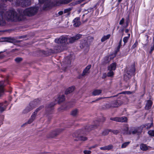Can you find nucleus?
I'll list each match as a JSON object with an SVG mask.
<instances>
[{
  "instance_id": "23",
  "label": "nucleus",
  "mask_w": 154,
  "mask_h": 154,
  "mask_svg": "<svg viewBox=\"0 0 154 154\" xmlns=\"http://www.w3.org/2000/svg\"><path fill=\"white\" fill-rule=\"evenodd\" d=\"M75 88V87L74 86L69 87L66 90L65 92V94L66 95H67L70 94L74 91Z\"/></svg>"
},
{
  "instance_id": "28",
  "label": "nucleus",
  "mask_w": 154,
  "mask_h": 154,
  "mask_svg": "<svg viewBox=\"0 0 154 154\" xmlns=\"http://www.w3.org/2000/svg\"><path fill=\"white\" fill-rule=\"evenodd\" d=\"M7 106V105L5 103H0V113L5 110Z\"/></svg>"
},
{
  "instance_id": "10",
  "label": "nucleus",
  "mask_w": 154,
  "mask_h": 154,
  "mask_svg": "<svg viewBox=\"0 0 154 154\" xmlns=\"http://www.w3.org/2000/svg\"><path fill=\"white\" fill-rule=\"evenodd\" d=\"M63 131L62 129L58 128L55 130L51 132L47 136L48 138H54L59 134V133Z\"/></svg>"
},
{
  "instance_id": "16",
  "label": "nucleus",
  "mask_w": 154,
  "mask_h": 154,
  "mask_svg": "<svg viewBox=\"0 0 154 154\" xmlns=\"http://www.w3.org/2000/svg\"><path fill=\"white\" fill-rule=\"evenodd\" d=\"M79 133L78 131H75L72 134V136L73 137L78 138L79 140H80L85 141L87 140L88 138L86 137L83 136H79Z\"/></svg>"
},
{
  "instance_id": "37",
  "label": "nucleus",
  "mask_w": 154,
  "mask_h": 154,
  "mask_svg": "<svg viewBox=\"0 0 154 154\" xmlns=\"http://www.w3.org/2000/svg\"><path fill=\"white\" fill-rule=\"evenodd\" d=\"M130 22V17L129 15H128L127 17L126 18V21L125 22V25L124 26V28H127L128 26L129 23Z\"/></svg>"
},
{
  "instance_id": "49",
  "label": "nucleus",
  "mask_w": 154,
  "mask_h": 154,
  "mask_svg": "<svg viewBox=\"0 0 154 154\" xmlns=\"http://www.w3.org/2000/svg\"><path fill=\"white\" fill-rule=\"evenodd\" d=\"M153 125V122H152L151 123L149 124V125H147V127L146 128V129L147 130L149 129L151 127H152Z\"/></svg>"
},
{
  "instance_id": "24",
  "label": "nucleus",
  "mask_w": 154,
  "mask_h": 154,
  "mask_svg": "<svg viewBox=\"0 0 154 154\" xmlns=\"http://www.w3.org/2000/svg\"><path fill=\"white\" fill-rule=\"evenodd\" d=\"M73 25L75 27H77L79 26L81 24V22L80 21V18L79 17H76L73 20Z\"/></svg>"
},
{
  "instance_id": "3",
  "label": "nucleus",
  "mask_w": 154,
  "mask_h": 154,
  "mask_svg": "<svg viewBox=\"0 0 154 154\" xmlns=\"http://www.w3.org/2000/svg\"><path fill=\"white\" fill-rule=\"evenodd\" d=\"M38 10V7H32L25 9L23 13L25 15L31 17L35 15Z\"/></svg>"
},
{
  "instance_id": "19",
  "label": "nucleus",
  "mask_w": 154,
  "mask_h": 154,
  "mask_svg": "<svg viewBox=\"0 0 154 154\" xmlns=\"http://www.w3.org/2000/svg\"><path fill=\"white\" fill-rule=\"evenodd\" d=\"M152 104L153 102L151 100H147L145 106V109L147 110L150 109L151 108Z\"/></svg>"
},
{
  "instance_id": "34",
  "label": "nucleus",
  "mask_w": 154,
  "mask_h": 154,
  "mask_svg": "<svg viewBox=\"0 0 154 154\" xmlns=\"http://www.w3.org/2000/svg\"><path fill=\"white\" fill-rule=\"evenodd\" d=\"M58 103L60 104L64 101L65 100V96L64 95L61 96L59 95L58 97Z\"/></svg>"
},
{
  "instance_id": "39",
  "label": "nucleus",
  "mask_w": 154,
  "mask_h": 154,
  "mask_svg": "<svg viewBox=\"0 0 154 154\" xmlns=\"http://www.w3.org/2000/svg\"><path fill=\"white\" fill-rule=\"evenodd\" d=\"M5 41V42L12 43L13 41V39L11 37H5L4 38Z\"/></svg>"
},
{
  "instance_id": "54",
  "label": "nucleus",
  "mask_w": 154,
  "mask_h": 154,
  "mask_svg": "<svg viewBox=\"0 0 154 154\" xmlns=\"http://www.w3.org/2000/svg\"><path fill=\"white\" fill-rule=\"evenodd\" d=\"M149 123H147L145 125H142L140 126H141V127L142 128V130H143V128H145L146 126L147 127V125H149Z\"/></svg>"
},
{
  "instance_id": "56",
  "label": "nucleus",
  "mask_w": 154,
  "mask_h": 154,
  "mask_svg": "<svg viewBox=\"0 0 154 154\" xmlns=\"http://www.w3.org/2000/svg\"><path fill=\"white\" fill-rule=\"evenodd\" d=\"M106 74V73L103 74V76H102V78L103 79H104L107 76Z\"/></svg>"
},
{
  "instance_id": "30",
  "label": "nucleus",
  "mask_w": 154,
  "mask_h": 154,
  "mask_svg": "<svg viewBox=\"0 0 154 154\" xmlns=\"http://www.w3.org/2000/svg\"><path fill=\"white\" fill-rule=\"evenodd\" d=\"M33 109V108H32L29 105L27 106L22 111V113L26 114L28 113Z\"/></svg>"
},
{
  "instance_id": "50",
  "label": "nucleus",
  "mask_w": 154,
  "mask_h": 154,
  "mask_svg": "<svg viewBox=\"0 0 154 154\" xmlns=\"http://www.w3.org/2000/svg\"><path fill=\"white\" fill-rule=\"evenodd\" d=\"M125 19L124 18H122V19L120 20L119 22V24L120 25H122L124 22Z\"/></svg>"
},
{
  "instance_id": "9",
  "label": "nucleus",
  "mask_w": 154,
  "mask_h": 154,
  "mask_svg": "<svg viewBox=\"0 0 154 154\" xmlns=\"http://www.w3.org/2000/svg\"><path fill=\"white\" fill-rule=\"evenodd\" d=\"M80 47L82 49L84 48L85 50L88 51L89 49V45L88 43V40H82L80 43Z\"/></svg>"
},
{
  "instance_id": "27",
  "label": "nucleus",
  "mask_w": 154,
  "mask_h": 154,
  "mask_svg": "<svg viewBox=\"0 0 154 154\" xmlns=\"http://www.w3.org/2000/svg\"><path fill=\"white\" fill-rule=\"evenodd\" d=\"M114 58V57H112L110 56H106L103 59V63L106 64L108 63H109L111 60L112 59H113Z\"/></svg>"
},
{
  "instance_id": "61",
  "label": "nucleus",
  "mask_w": 154,
  "mask_h": 154,
  "mask_svg": "<svg viewBox=\"0 0 154 154\" xmlns=\"http://www.w3.org/2000/svg\"><path fill=\"white\" fill-rule=\"evenodd\" d=\"M26 36L23 35L22 36H19V38H24L26 37Z\"/></svg>"
},
{
  "instance_id": "62",
  "label": "nucleus",
  "mask_w": 154,
  "mask_h": 154,
  "mask_svg": "<svg viewBox=\"0 0 154 154\" xmlns=\"http://www.w3.org/2000/svg\"><path fill=\"white\" fill-rule=\"evenodd\" d=\"M93 8H91L90 9H88V12H90L91 11V10L93 11Z\"/></svg>"
},
{
  "instance_id": "7",
  "label": "nucleus",
  "mask_w": 154,
  "mask_h": 154,
  "mask_svg": "<svg viewBox=\"0 0 154 154\" xmlns=\"http://www.w3.org/2000/svg\"><path fill=\"white\" fill-rule=\"evenodd\" d=\"M55 40L56 43L65 47L66 45V42L68 40V37L62 35L59 38L55 39Z\"/></svg>"
},
{
  "instance_id": "33",
  "label": "nucleus",
  "mask_w": 154,
  "mask_h": 154,
  "mask_svg": "<svg viewBox=\"0 0 154 154\" xmlns=\"http://www.w3.org/2000/svg\"><path fill=\"white\" fill-rule=\"evenodd\" d=\"M102 91L100 89H95L92 92V95L94 96L98 95L101 94Z\"/></svg>"
},
{
  "instance_id": "44",
  "label": "nucleus",
  "mask_w": 154,
  "mask_h": 154,
  "mask_svg": "<svg viewBox=\"0 0 154 154\" xmlns=\"http://www.w3.org/2000/svg\"><path fill=\"white\" fill-rule=\"evenodd\" d=\"M23 60V58L20 57H17L15 59V61L17 63H19Z\"/></svg>"
},
{
  "instance_id": "18",
  "label": "nucleus",
  "mask_w": 154,
  "mask_h": 154,
  "mask_svg": "<svg viewBox=\"0 0 154 154\" xmlns=\"http://www.w3.org/2000/svg\"><path fill=\"white\" fill-rule=\"evenodd\" d=\"M42 52V53L46 56H48L52 54L56 53L55 52V50H54V49H49L47 51L43 50Z\"/></svg>"
},
{
  "instance_id": "57",
  "label": "nucleus",
  "mask_w": 154,
  "mask_h": 154,
  "mask_svg": "<svg viewBox=\"0 0 154 154\" xmlns=\"http://www.w3.org/2000/svg\"><path fill=\"white\" fill-rule=\"evenodd\" d=\"M103 98L102 97H99L98 98H97L95 100H94L92 101V102H95L96 101H97L98 100H99Z\"/></svg>"
},
{
  "instance_id": "5",
  "label": "nucleus",
  "mask_w": 154,
  "mask_h": 154,
  "mask_svg": "<svg viewBox=\"0 0 154 154\" xmlns=\"http://www.w3.org/2000/svg\"><path fill=\"white\" fill-rule=\"evenodd\" d=\"M106 120V118L103 117L98 120H96L94 121L95 123H97L96 124L94 125H91L88 126H86L85 128V130L86 131L89 132L94 129H95L97 128L98 126L99 125V122H104Z\"/></svg>"
},
{
  "instance_id": "58",
  "label": "nucleus",
  "mask_w": 154,
  "mask_h": 154,
  "mask_svg": "<svg viewBox=\"0 0 154 154\" xmlns=\"http://www.w3.org/2000/svg\"><path fill=\"white\" fill-rule=\"evenodd\" d=\"M63 11H60L58 12V14L59 15H61L63 14Z\"/></svg>"
},
{
  "instance_id": "52",
  "label": "nucleus",
  "mask_w": 154,
  "mask_h": 154,
  "mask_svg": "<svg viewBox=\"0 0 154 154\" xmlns=\"http://www.w3.org/2000/svg\"><path fill=\"white\" fill-rule=\"evenodd\" d=\"M71 10L70 8L65 9L64 10V13H67L70 11Z\"/></svg>"
},
{
  "instance_id": "60",
  "label": "nucleus",
  "mask_w": 154,
  "mask_h": 154,
  "mask_svg": "<svg viewBox=\"0 0 154 154\" xmlns=\"http://www.w3.org/2000/svg\"><path fill=\"white\" fill-rule=\"evenodd\" d=\"M98 146L97 144H95L94 145H93V146H91V148H96V147H97Z\"/></svg>"
},
{
  "instance_id": "42",
  "label": "nucleus",
  "mask_w": 154,
  "mask_h": 154,
  "mask_svg": "<svg viewBox=\"0 0 154 154\" xmlns=\"http://www.w3.org/2000/svg\"><path fill=\"white\" fill-rule=\"evenodd\" d=\"M148 134L152 137H154V130H150L148 131Z\"/></svg>"
},
{
  "instance_id": "11",
  "label": "nucleus",
  "mask_w": 154,
  "mask_h": 154,
  "mask_svg": "<svg viewBox=\"0 0 154 154\" xmlns=\"http://www.w3.org/2000/svg\"><path fill=\"white\" fill-rule=\"evenodd\" d=\"M135 67L134 64L132 65L129 68L128 70L127 71V73L128 75H127V76L128 80H129L131 76L129 72L131 73H134L135 72Z\"/></svg>"
},
{
  "instance_id": "21",
  "label": "nucleus",
  "mask_w": 154,
  "mask_h": 154,
  "mask_svg": "<svg viewBox=\"0 0 154 154\" xmlns=\"http://www.w3.org/2000/svg\"><path fill=\"white\" fill-rule=\"evenodd\" d=\"M129 131V125L128 124H124L123 128L122 129V134H124L128 135V133Z\"/></svg>"
},
{
  "instance_id": "40",
  "label": "nucleus",
  "mask_w": 154,
  "mask_h": 154,
  "mask_svg": "<svg viewBox=\"0 0 154 154\" xmlns=\"http://www.w3.org/2000/svg\"><path fill=\"white\" fill-rule=\"evenodd\" d=\"M130 143V142L128 141L127 142H125L122 144L121 146V148H126Z\"/></svg>"
},
{
  "instance_id": "13",
  "label": "nucleus",
  "mask_w": 154,
  "mask_h": 154,
  "mask_svg": "<svg viewBox=\"0 0 154 154\" xmlns=\"http://www.w3.org/2000/svg\"><path fill=\"white\" fill-rule=\"evenodd\" d=\"M38 111V108L36 109L35 111L32 113L30 118L27 122V123L28 124H31L35 120Z\"/></svg>"
},
{
  "instance_id": "1",
  "label": "nucleus",
  "mask_w": 154,
  "mask_h": 154,
  "mask_svg": "<svg viewBox=\"0 0 154 154\" xmlns=\"http://www.w3.org/2000/svg\"><path fill=\"white\" fill-rule=\"evenodd\" d=\"M23 16H17L16 12L13 10L7 11L5 13L3 11L0 12V25L3 26L5 25V19L12 21H21L23 20Z\"/></svg>"
},
{
  "instance_id": "8",
  "label": "nucleus",
  "mask_w": 154,
  "mask_h": 154,
  "mask_svg": "<svg viewBox=\"0 0 154 154\" xmlns=\"http://www.w3.org/2000/svg\"><path fill=\"white\" fill-rule=\"evenodd\" d=\"M111 120L118 122H128V118L125 116L122 117H116L114 118L111 117L110 119Z\"/></svg>"
},
{
  "instance_id": "25",
  "label": "nucleus",
  "mask_w": 154,
  "mask_h": 154,
  "mask_svg": "<svg viewBox=\"0 0 154 154\" xmlns=\"http://www.w3.org/2000/svg\"><path fill=\"white\" fill-rule=\"evenodd\" d=\"M20 3L23 7H26L31 5L30 0H22V2Z\"/></svg>"
},
{
  "instance_id": "51",
  "label": "nucleus",
  "mask_w": 154,
  "mask_h": 154,
  "mask_svg": "<svg viewBox=\"0 0 154 154\" xmlns=\"http://www.w3.org/2000/svg\"><path fill=\"white\" fill-rule=\"evenodd\" d=\"M83 152L85 154H90L91 153V151L90 150H85Z\"/></svg>"
},
{
  "instance_id": "4",
  "label": "nucleus",
  "mask_w": 154,
  "mask_h": 154,
  "mask_svg": "<svg viewBox=\"0 0 154 154\" xmlns=\"http://www.w3.org/2000/svg\"><path fill=\"white\" fill-rule=\"evenodd\" d=\"M44 3L43 9L44 10H46L51 8L53 7L56 5V4H54L51 0H39V4Z\"/></svg>"
},
{
  "instance_id": "47",
  "label": "nucleus",
  "mask_w": 154,
  "mask_h": 154,
  "mask_svg": "<svg viewBox=\"0 0 154 154\" xmlns=\"http://www.w3.org/2000/svg\"><path fill=\"white\" fill-rule=\"evenodd\" d=\"M150 49V50L149 52V53L150 54H151L152 53L153 51L154 50V44H153V45L151 46Z\"/></svg>"
},
{
  "instance_id": "45",
  "label": "nucleus",
  "mask_w": 154,
  "mask_h": 154,
  "mask_svg": "<svg viewBox=\"0 0 154 154\" xmlns=\"http://www.w3.org/2000/svg\"><path fill=\"white\" fill-rule=\"evenodd\" d=\"M110 71L107 73V75L108 77H112L114 74L112 70Z\"/></svg>"
},
{
  "instance_id": "17",
  "label": "nucleus",
  "mask_w": 154,
  "mask_h": 154,
  "mask_svg": "<svg viewBox=\"0 0 154 154\" xmlns=\"http://www.w3.org/2000/svg\"><path fill=\"white\" fill-rule=\"evenodd\" d=\"M64 46L60 45L59 44H58L54 47V49L55 50L56 53L60 52L62 51L64 48Z\"/></svg>"
},
{
  "instance_id": "22",
  "label": "nucleus",
  "mask_w": 154,
  "mask_h": 154,
  "mask_svg": "<svg viewBox=\"0 0 154 154\" xmlns=\"http://www.w3.org/2000/svg\"><path fill=\"white\" fill-rule=\"evenodd\" d=\"M72 0H59L57 1L56 2V5L57 6V4H67L70 2Z\"/></svg>"
},
{
  "instance_id": "32",
  "label": "nucleus",
  "mask_w": 154,
  "mask_h": 154,
  "mask_svg": "<svg viewBox=\"0 0 154 154\" xmlns=\"http://www.w3.org/2000/svg\"><path fill=\"white\" fill-rule=\"evenodd\" d=\"M133 93V92L132 91H122L121 93H118V94L114 95L112 97H109V98L111 97H117L118 96V95L119 94H127L128 95H130L131 94Z\"/></svg>"
},
{
  "instance_id": "29",
  "label": "nucleus",
  "mask_w": 154,
  "mask_h": 154,
  "mask_svg": "<svg viewBox=\"0 0 154 154\" xmlns=\"http://www.w3.org/2000/svg\"><path fill=\"white\" fill-rule=\"evenodd\" d=\"M113 147L112 145L110 144L107 146H105L103 147H101L100 148V149L102 150H109L113 148Z\"/></svg>"
},
{
  "instance_id": "59",
  "label": "nucleus",
  "mask_w": 154,
  "mask_h": 154,
  "mask_svg": "<svg viewBox=\"0 0 154 154\" xmlns=\"http://www.w3.org/2000/svg\"><path fill=\"white\" fill-rule=\"evenodd\" d=\"M65 108L63 109V108L62 107H60L58 109V110L59 111L60 110H65Z\"/></svg>"
},
{
  "instance_id": "38",
  "label": "nucleus",
  "mask_w": 154,
  "mask_h": 154,
  "mask_svg": "<svg viewBox=\"0 0 154 154\" xmlns=\"http://www.w3.org/2000/svg\"><path fill=\"white\" fill-rule=\"evenodd\" d=\"M110 129H111L105 130L102 132V135L103 136H106L107 135L109 134V132H110Z\"/></svg>"
},
{
  "instance_id": "2",
  "label": "nucleus",
  "mask_w": 154,
  "mask_h": 154,
  "mask_svg": "<svg viewBox=\"0 0 154 154\" xmlns=\"http://www.w3.org/2000/svg\"><path fill=\"white\" fill-rule=\"evenodd\" d=\"M122 104V102L120 100H116L111 103H107L103 105L102 109L106 110L110 108L118 107Z\"/></svg>"
},
{
  "instance_id": "15",
  "label": "nucleus",
  "mask_w": 154,
  "mask_h": 154,
  "mask_svg": "<svg viewBox=\"0 0 154 154\" xmlns=\"http://www.w3.org/2000/svg\"><path fill=\"white\" fill-rule=\"evenodd\" d=\"M8 84V81L7 79L5 81L0 82V97L2 95L4 91V87L6 85V84Z\"/></svg>"
},
{
  "instance_id": "35",
  "label": "nucleus",
  "mask_w": 154,
  "mask_h": 154,
  "mask_svg": "<svg viewBox=\"0 0 154 154\" xmlns=\"http://www.w3.org/2000/svg\"><path fill=\"white\" fill-rule=\"evenodd\" d=\"M110 37V35L109 34L106 35H104L101 38V42H103L106 40L109 39Z\"/></svg>"
},
{
  "instance_id": "41",
  "label": "nucleus",
  "mask_w": 154,
  "mask_h": 154,
  "mask_svg": "<svg viewBox=\"0 0 154 154\" xmlns=\"http://www.w3.org/2000/svg\"><path fill=\"white\" fill-rule=\"evenodd\" d=\"M138 42L137 40H135V42L134 44L132 45L131 47L132 50L135 49L137 47V46L138 45Z\"/></svg>"
},
{
  "instance_id": "64",
  "label": "nucleus",
  "mask_w": 154,
  "mask_h": 154,
  "mask_svg": "<svg viewBox=\"0 0 154 154\" xmlns=\"http://www.w3.org/2000/svg\"><path fill=\"white\" fill-rule=\"evenodd\" d=\"M8 1H9L10 2H11L12 1V0H1V1L3 2H6Z\"/></svg>"
},
{
  "instance_id": "48",
  "label": "nucleus",
  "mask_w": 154,
  "mask_h": 154,
  "mask_svg": "<svg viewBox=\"0 0 154 154\" xmlns=\"http://www.w3.org/2000/svg\"><path fill=\"white\" fill-rule=\"evenodd\" d=\"M129 37H125L123 38V41L125 44L126 43L128 40Z\"/></svg>"
},
{
  "instance_id": "55",
  "label": "nucleus",
  "mask_w": 154,
  "mask_h": 154,
  "mask_svg": "<svg viewBox=\"0 0 154 154\" xmlns=\"http://www.w3.org/2000/svg\"><path fill=\"white\" fill-rule=\"evenodd\" d=\"M122 39L121 38L119 43L118 46L121 47L122 46Z\"/></svg>"
},
{
  "instance_id": "12",
  "label": "nucleus",
  "mask_w": 154,
  "mask_h": 154,
  "mask_svg": "<svg viewBox=\"0 0 154 154\" xmlns=\"http://www.w3.org/2000/svg\"><path fill=\"white\" fill-rule=\"evenodd\" d=\"M82 35L80 34H77L74 36L70 38L68 37V40H69V42L70 43H72L76 40H78L81 38Z\"/></svg>"
},
{
  "instance_id": "6",
  "label": "nucleus",
  "mask_w": 154,
  "mask_h": 154,
  "mask_svg": "<svg viewBox=\"0 0 154 154\" xmlns=\"http://www.w3.org/2000/svg\"><path fill=\"white\" fill-rule=\"evenodd\" d=\"M142 132V128L141 126L131 127L129 128L128 134L129 135L131 134L134 135L136 134L140 135L141 134Z\"/></svg>"
},
{
  "instance_id": "43",
  "label": "nucleus",
  "mask_w": 154,
  "mask_h": 154,
  "mask_svg": "<svg viewBox=\"0 0 154 154\" xmlns=\"http://www.w3.org/2000/svg\"><path fill=\"white\" fill-rule=\"evenodd\" d=\"M110 132L113 133V134L115 135H117L120 132L119 131L117 130H112V129H110Z\"/></svg>"
},
{
  "instance_id": "53",
  "label": "nucleus",
  "mask_w": 154,
  "mask_h": 154,
  "mask_svg": "<svg viewBox=\"0 0 154 154\" xmlns=\"http://www.w3.org/2000/svg\"><path fill=\"white\" fill-rule=\"evenodd\" d=\"M119 51V50H118L117 49H116L115 50V51H114V56L113 57H116V56L118 52Z\"/></svg>"
},
{
  "instance_id": "26",
  "label": "nucleus",
  "mask_w": 154,
  "mask_h": 154,
  "mask_svg": "<svg viewBox=\"0 0 154 154\" xmlns=\"http://www.w3.org/2000/svg\"><path fill=\"white\" fill-rule=\"evenodd\" d=\"M38 99H35L33 101L30 102L29 105L32 107L35 108L38 105Z\"/></svg>"
},
{
  "instance_id": "36",
  "label": "nucleus",
  "mask_w": 154,
  "mask_h": 154,
  "mask_svg": "<svg viewBox=\"0 0 154 154\" xmlns=\"http://www.w3.org/2000/svg\"><path fill=\"white\" fill-rule=\"evenodd\" d=\"M140 148L141 150L146 151L148 149V148L146 144H141L140 146Z\"/></svg>"
},
{
  "instance_id": "63",
  "label": "nucleus",
  "mask_w": 154,
  "mask_h": 154,
  "mask_svg": "<svg viewBox=\"0 0 154 154\" xmlns=\"http://www.w3.org/2000/svg\"><path fill=\"white\" fill-rule=\"evenodd\" d=\"M72 125H73V124H72V123H70V124L69 125L66 126V128H70V127L72 126Z\"/></svg>"
},
{
  "instance_id": "46",
  "label": "nucleus",
  "mask_w": 154,
  "mask_h": 154,
  "mask_svg": "<svg viewBox=\"0 0 154 154\" xmlns=\"http://www.w3.org/2000/svg\"><path fill=\"white\" fill-rule=\"evenodd\" d=\"M78 110L77 109H75L74 110H72L71 113V114L73 116H75L77 113Z\"/></svg>"
},
{
  "instance_id": "31",
  "label": "nucleus",
  "mask_w": 154,
  "mask_h": 154,
  "mask_svg": "<svg viewBox=\"0 0 154 154\" xmlns=\"http://www.w3.org/2000/svg\"><path fill=\"white\" fill-rule=\"evenodd\" d=\"M116 63H113L108 66V69L109 70H115L116 68Z\"/></svg>"
},
{
  "instance_id": "14",
  "label": "nucleus",
  "mask_w": 154,
  "mask_h": 154,
  "mask_svg": "<svg viewBox=\"0 0 154 154\" xmlns=\"http://www.w3.org/2000/svg\"><path fill=\"white\" fill-rule=\"evenodd\" d=\"M55 103L54 102H51L46 106V110L47 112L50 113H51L54 109V107Z\"/></svg>"
},
{
  "instance_id": "20",
  "label": "nucleus",
  "mask_w": 154,
  "mask_h": 154,
  "mask_svg": "<svg viewBox=\"0 0 154 154\" xmlns=\"http://www.w3.org/2000/svg\"><path fill=\"white\" fill-rule=\"evenodd\" d=\"M91 67V65H88L83 70L81 75L82 76H84L87 73H90V70Z\"/></svg>"
}]
</instances>
